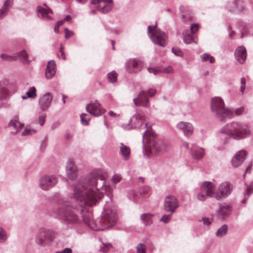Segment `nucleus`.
<instances>
[{
	"instance_id": "1",
	"label": "nucleus",
	"mask_w": 253,
	"mask_h": 253,
	"mask_svg": "<svg viewBox=\"0 0 253 253\" xmlns=\"http://www.w3.org/2000/svg\"><path fill=\"white\" fill-rule=\"evenodd\" d=\"M104 176L96 171L89 173L83 181L74 186V192L71 198L73 202L80 205L75 208L68 202L60 205L57 213L68 223H78L81 216L84 222L94 230H103L111 227L116 222L114 210L106 207L102 213L99 224L92 219L91 213L86 209L95 206L102 198L105 191H110L109 186L104 185Z\"/></svg>"
},
{
	"instance_id": "2",
	"label": "nucleus",
	"mask_w": 253,
	"mask_h": 253,
	"mask_svg": "<svg viewBox=\"0 0 253 253\" xmlns=\"http://www.w3.org/2000/svg\"><path fill=\"white\" fill-rule=\"evenodd\" d=\"M147 128L143 134V142L145 144L146 149L151 154H156L159 152H164L167 151L169 148V145L163 142H156L155 139V133L150 126L145 124Z\"/></svg>"
},
{
	"instance_id": "3",
	"label": "nucleus",
	"mask_w": 253,
	"mask_h": 253,
	"mask_svg": "<svg viewBox=\"0 0 253 253\" xmlns=\"http://www.w3.org/2000/svg\"><path fill=\"white\" fill-rule=\"evenodd\" d=\"M220 132L236 140L245 138L251 134L246 125L236 122L227 124L221 129Z\"/></svg>"
},
{
	"instance_id": "4",
	"label": "nucleus",
	"mask_w": 253,
	"mask_h": 253,
	"mask_svg": "<svg viewBox=\"0 0 253 253\" xmlns=\"http://www.w3.org/2000/svg\"><path fill=\"white\" fill-rule=\"evenodd\" d=\"M203 190H205L208 197L214 198L217 200H221L225 198L230 193L232 190V185L227 182L220 184L218 189L215 190L214 185L211 182L205 181L202 185Z\"/></svg>"
},
{
	"instance_id": "5",
	"label": "nucleus",
	"mask_w": 253,
	"mask_h": 253,
	"mask_svg": "<svg viewBox=\"0 0 253 253\" xmlns=\"http://www.w3.org/2000/svg\"><path fill=\"white\" fill-rule=\"evenodd\" d=\"M211 106L212 112L221 121L231 118L234 115V113L231 110L225 107L224 101L220 97L212 98Z\"/></svg>"
},
{
	"instance_id": "6",
	"label": "nucleus",
	"mask_w": 253,
	"mask_h": 253,
	"mask_svg": "<svg viewBox=\"0 0 253 253\" xmlns=\"http://www.w3.org/2000/svg\"><path fill=\"white\" fill-rule=\"evenodd\" d=\"M157 24L148 27V34L153 42L161 46H165L168 43L167 35L158 29Z\"/></svg>"
},
{
	"instance_id": "7",
	"label": "nucleus",
	"mask_w": 253,
	"mask_h": 253,
	"mask_svg": "<svg viewBox=\"0 0 253 253\" xmlns=\"http://www.w3.org/2000/svg\"><path fill=\"white\" fill-rule=\"evenodd\" d=\"M55 237L54 232L50 230H40L36 239L38 244L45 245L51 242Z\"/></svg>"
},
{
	"instance_id": "8",
	"label": "nucleus",
	"mask_w": 253,
	"mask_h": 253,
	"mask_svg": "<svg viewBox=\"0 0 253 253\" xmlns=\"http://www.w3.org/2000/svg\"><path fill=\"white\" fill-rule=\"evenodd\" d=\"M90 3L96 5L97 10L102 14H106L113 8L112 0H91Z\"/></svg>"
},
{
	"instance_id": "9",
	"label": "nucleus",
	"mask_w": 253,
	"mask_h": 253,
	"mask_svg": "<svg viewBox=\"0 0 253 253\" xmlns=\"http://www.w3.org/2000/svg\"><path fill=\"white\" fill-rule=\"evenodd\" d=\"M178 207V201L174 196L168 195L165 197L164 200V210L165 211L173 213Z\"/></svg>"
},
{
	"instance_id": "10",
	"label": "nucleus",
	"mask_w": 253,
	"mask_h": 253,
	"mask_svg": "<svg viewBox=\"0 0 253 253\" xmlns=\"http://www.w3.org/2000/svg\"><path fill=\"white\" fill-rule=\"evenodd\" d=\"M86 109L90 114L95 117L101 116L105 113V110L97 101H91L87 104Z\"/></svg>"
},
{
	"instance_id": "11",
	"label": "nucleus",
	"mask_w": 253,
	"mask_h": 253,
	"mask_svg": "<svg viewBox=\"0 0 253 253\" xmlns=\"http://www.w3.org/2000/svg\"><path fill=\"white\" fill-rule=\"evenodd\" d=\"M57 182L56 177L53 175H44L40 180V186L44 190L53 186Z\"/></svg>"
},
{
	"instance_id": "12",
	"label": "nucleus",
	"mask_w": 253,
	"mask_h": 253,
	"mask_svg": "<svg viewBox=\"0 0 253 253\" xmlns=\"http://www.w3.org/2000/svg\"><path fill=\"white\" fill-rule=\"evenodd\" d=\"M66 173L68 178L71 180L75 179L78 176V169L73 159H70L67 162Z\"/></svg>"
},
{
	"instance_id": "13",
	"label": "nucleus",
	"mask_w": 253,
	"mask_h": 253,
	"mask_svg": "<svg viewBox=\"0 0 253 253\" xmlns=\"http://www.w3.org/2000/svg\"><path fill=\"white\" fill-rule=\"evenodd\" d=\"M231 207L226 203L220 204L219 208L216 211V215L220 219L223 220L231 213Z\"/></svg>"
},
{
	"instance_id": "14",
	"label": "nucleus",
	"mask_w": 253,
	"mask_h": 253,
	"mask_svg": "<svg viewBox=\"0 0 253 253\" xmlns=\"http://www.w3.org/2000/svg\"><path fill=\"white\" fill-rule=\"evenodd\" d=\"M133 102L136 106H141L144 107H149V103L147 93L144 91H141L137 97L133 99Z\"/></svg>"
},
{
	"instance_id": "15",
	"label": "nucleus",
	"mask_w": 253,
	"mask_h": 253,
	"mask_svg": "<svg viewBox=\"0 0 253 253\" xmlns=\"http://www.w3.org/2000/svg\"><path fill=\"white\" fill-rule=\"evenodd\" d=\"M142 63L137 59H130L126 64V69L128 73H136L141 70Z\"/></svg>"
},
{
	"instance_id": "16",
	"label": "nucleus",
	"mask_w": 253,
	"mask_h": 253,
	"mask_svg": "<svg viewBox=\"0 0 253 253\" xmlns=\"http://www.w3.org/2000/svg\"><path fill=\"white\" fill-rule=\"evenodd\" d=\"M52 100V95L49 92L46 93L39 100V105L41 110L45 111L50 106Z\"/></svg>"
},
{
	"instance_id": "17",
	"label": "nucleus",
	"mask_w": 253,
	"mask_h": 253,
	"mask_svg": "<svg viewBox=\"0 0 253 253\" xmlns=\"http://www.w3.org/2000/svg\"><path fill=\"white\" fill-rule=\"evenodd\" d=\"M234 55L236 60L239 63H244L247 56L246 48L244 46H238L235 51Z\"/></svg>"
},
{
	"instance_id": "18",
	"label": "nucleus",
	"mask_w": 253,
	"mask_h": 253,
	"mask_svg": "<svg viewBox=\"0 0 253 253\" xmlns=\"http://www.w3.org/2000/svg\"><path fill=\"white\" fill-rule=\"evenodd\" d=\"M247 155V152L241 150L237 152L232 159V164L233 167H237L241 165L244 161Z\"/></svg>"
},
{
	"instance_id": "19",
	"label": "nucleus",
	"mask_w": 253,
	"mask_h": 253,
	"mask_svg": "<svg viewBox=\"0 0 253 253\" xmlns=\"http://www.w3.org/2000/svg\"><path fill=\"white\" fill-rule=\"evenodd\" d=\"M177 126L186 135H191L193 132V126L189 123L181 122L178 124Z\"/></svg>"
},
{
	"instance_id": "20",
	"label": "nucleus",
	"mask_w": 253,
	"mask_h": 253,
	"mask_svg": "<svg viewBox=\"0 0 253 253\" xmlns=\"http://www.w3.org/2000/svg\"><path fill=\"white\" fill-rule=\"evenodd\" d=\"M145 121L144 114L137 113L135 116L131 120V124L133 125L136 128H140L142 123Z\"/></svg>"
},
{
	"instance_id": "21",
	"label": "nucleus",
	"mask_w": 253,
	"mask_h": 253,
	"mask_svg": "<svg viewBox=\"0 0 253 253\" xmlns=\"http://www.w3.org/2000/svg\"><path fill=\"white\" fill-rule=\"evenodd\" d=\"M56 72V64L54 61H50L48 62L46 71L45 76L47 79L52 78Z\"/></svg>"
},
{
	"instance_id": "22",
	"label": "nucleus",
	"mask_w": 253,
	"mask_h": 253,
	"mask_svg": "<svg viewBox=\"0 0 253 253\" xmlns=\"http://www.w3.org/2000/svg\"><path fill=\"white\" fill-rule=\"evenodd\" d=\"M9 127H13L15 131L11 133H17L23 126V125L19 122V118L17 116H14L10 121L8 124Z\"/></svg>"
},
{
	"instance_id": "23",
	"label": "nucleus",
	"mask_w": 253,
	"mask_h": 253,
	"mask_svg": "<svg viewBox=\"0 0 253 253\" xmlns=\"http://www.w3.org/2000/svg\"><path fill=\"white\" fill-rule=\"evenodd\" d=\"M148 71L149 73H153L154 75H157L161 73L169 74L173 72V70L171 66H168L161 69L149 67L148 68Z\"/></svg>"
},
{
	"instance_id": "24",
	"label": "nucleus",
	"mask_w": 253,
	"mask_h": 253,
	"mask_svg": "<svg viewBox=\"0 0 253 253\" xmlns=\"http://www.w3.org/2000/svg\"><path fill=\"white\" fill-rule=\"evenodd\" d=\"M36 10L38 16H48L53 14L52 11L45 4L43 6H37Z\"/></svg>"
},
{
	"instance_id": "25",
	"label": "nucleus",
	"mask_w": 253,
	"mask_h": 253,
	"mask_svg": "<svg viewBox=\"0 0 253 253\" xmlns=\"http://www.w3.org/2000/svg\"><path fill=\"white\" fill-rule=\"evenodd\" d=\"M191 155L196 159L202 158L204 154V150L203 148L194 147L191 149Z\"/></svg>"
},
{
	"instance_id": "26",
	"label": "nucleus",
	"mask_w": 253,
	"mask_h": 253,
	"mask_svg": "<svg viewBox=\"0 0 253 253\" xmlns=\"http://www.w3.org/2000/svg\"><path fill=\"white\" fill-rule=\"evenodd\" d=\"M120 147V151L124 158L125 160H127L129 158L130 154V149L129 147L123 143H121Z\"/></svg>"
},
{
	"instance_id": "27",
	"label": "nucleus",
	"mask_w": 253,
	"mask_h": 253,
	"mask_svg": "<svg viewBox=\"0 0 253 253\" xmlns=\"http://www.w3.org/2000/svg\"><path fill=\"white\" fill-rule=\"evenodd\" d=\"M183 35L184 41L186 43H192L197 42V40L195 39L192 35L188 33L187 31H184Z\"/></svg>"
},
{
	"instance_id": "28",
	"label": "nucleus",
	"mask_w": 253,
	"mask_h": 253,
	"mask_svg": "<svg viewBox=\"0 0 253 253\" xmlns=\"http://www.w3.org/2000/svg\"><path fill=\"white\" fill-rule=\"evenodd\" d=\"M36 89L34 86L31 87L27 92L26 96H22V98L25 99L27 98H34L36 97Z\"/></svg>"
},
{
	"instance_id": "29",
	"label": "nucleus",
	"mask_w": 253,
	"mask_h": 253,
	"mask_svg": "<svg viewBox=\"0 0 253 253\" xmlns=\"http://www.w3.org/2000/svg\"><path fill=\"white\" fill-rule=\"evenodd\" d=\"M13 3L12 0H7L5 1L3 6L0 9V16L6 14L8 8L12 5Z\"/></svg>"
},
{
	"instance_id": "30",
	"label": "nucleus",
	"mask_w": 253,
	"mask_h": 253,
	"mask_svg": "<svg viewBox=\"0 0 253 253\" xmlns=\"http://www.w3.org/2000/svg\"><path fill=\"white\" fill-rule=\"evenodd\" d=\"M202 60L204 62L209 61L210 63H213L215 61L214 58L208 53H204L201 56Z\"/></svg>"
},
{
	"instance_id": "31",
	"label": "nucleus",
	"mask_w": 253,
	"mask_h": 253,
	"mask_svg": "<svg viewBox=\"0 0 253 253\" xmlns=\"http://www.w3.org/2000/svg\"><path fill=\"white\" fill-rule=\"evenodd\" d=\"M227 231V226L226 225H222L218 229L216 235L217 237H220L225 235Z\"/></svg>"
},
{
	"instance_id": "32",
	"label": "nucleus",
	"mask_w": 253,
	"mask_h": 253,
	"mask_svg": "<svg viewBox=\"0 0 253 253\" xmlns=\"http://www.w3.org/2000/svg\"><path fill=\"white\" fill-rule=\"evenodd\" d=\"M234 4L239 11H243L245 9V3L241 0H234Z\"/></svg>"
},
{
	"instance_id": "33",
	"label": "nucleus",
	"mask_w": 253,
	"mask_h": 253,
	"mask_svg": "<svg viewBox=\"0 0 253 253\" xmlns=\"http://www.w3.org/2000/svg\"><path fill=\"white\" fill-rule=\"evenodd\" d=\"M202 186L200 188V192L198 193L197 195V199L201 201H205L206 197L208 196L206 194V191L202 189Z\"/></svg>"
},
{
	"instance_id": "34",
	"label": "nucleus",
	"mask_w": 253,
	"mask_h": 253,
	"mask_svg": "<svg viewBox=\"0 0 253 253\" xmlns=\"http://www.w3.org/2000/svg\"><path fill=\"white\" fill-rule=\"evenodd\" d=\"M140 193L143 196H149L151 193V189L148 186L143 187L140 190Z\"/></svg>"
},
{
	"instance_id": "35",
	"label": "nucleus",
	"mask_w": 253,
	"mask_h": 253,
	"mask_svg": "<svg viewBox=\"0 0 253 253\" xmlns=\"http://www.w3.org/2000/svg\"><path fill=\"white\" fill-rule=\"evenodd\" d=\"M18 56L23 62L29 63V61L28 60V55L25 50H24L19 52Z\"/></svg>"
},
{
	"instance_id": "36",
	"label": "nucleus",
	"mask_w": 253,
	"mask_h": 253,
	"mask_svg": "<svg viewBox=\"0 0 253 253\" xmlns=\"http://www.w3.org/2000/svg\"><path fill=\"white\" fill-rule=\"evenodd\" d=\"M141 218L146 225L151 223V215L150 214H143L141 215Z\"/></svg>"
},
{
	"instance_id": "37",
	"label": "nucleus",
	"mask_w": 253,
	"mask_h": 253,
	"mask_svg": "<svg viewBox=\"0 0 253 253\" xmlns=\"http://www.w3.org/2000/svg\"><path fill=\"white\" fill-rule=\"evenodd\" d=\"M117 74L115 72H112L108 74V80L110 83H115L117 80Z\"/></svg>"
},
{
	"instance_id": "38",
	"label": "nucleus",
	"mask_w": 253,
	"mask_h": 253,
	"mask_svg": "<svg viewBox=\"0 0 253 253\" xmlns=\"http://www.w3.org/2000/svg\"><path fill=\"white\" fill-rule=\"evenodd\" d=\"M88 117V115L86 114H82L81 115V121L82 124L84 125H87L88 124V121L90 119Z\"/></svg>"
},
{
	"instance_id": "39",
	"label": "nucleus",
	"mask_w": 253,
	"mask_h": 253,
	"mask_svg": "<svg viewBox=\"0 0 253 253\" xmlns=\"http://www.w3.org/2000/svg\"><path fill=\"white\" fill-rule=\"evenodd\" d=\"M146 247L143 244H139L137 246V253H146Z\"/></svg>"
},
{
	"instance_id": "40",
	"label": "nucleus",
	"mask_w": 253,
	"mask_h": 253,
	"mask_svg": "<svg viewBox=\"0 0 253 253\" xmlns=\"http://www.w3.org/2000/svg\"><path fill=\"white\" fill-rule=\"evenodd\" d=\"M7 239L5 231L1 227H0V242H4Z\"/></svg>"
},
{
	"instance_id": "41",
	"label": "nucleus",
	"mask_w": 253,
	"mask_h": 253,
	"mask_svg": "<svg viewBox=\"0 0 253 253\" xmlns=\"http://www.w3.org/2000/svg\"><path fill=\"white\" fill-rule=\"evenodd\" d=\"M0 57L2 59H3L4 60H6V61L14 60L15 59V57L12 56H9L6 54H1L0 55Z\"/></svg>"
},
{
	"instance_id": "42",
	"label": "nucleus",
	"mask_w": 253,
	"mask_h": 253,
	"mask_svg": "<svg viewBox=\"0 0 253 253\" xmlns=\"http://www.w3.org/2000/svg\"><path fill=\"white\" fill-rule=\"evenodd\" d=\"M36 131L34 129H32L29 127H25L24 131L22 132V135H26L29 134H32L35 133Z\"/></svg>"
},
{
	"instance_id": "43",
	"label": "nucleus",
	"mask_w": 253,
	"mask_h": 253,
	"mask_svg": "<svg viewBox=\"0 0 253 253\" xmlns=\"http://www.w3.org/2000/svg\"><path fill=\"white\" fill-rule=\"evenodd\" d=\"M253 192V182L251 183L250 185L247 186V190L245 192L246 196H249Z\"/></svg>"
},
{
	"instance_id": "44",
	"label": "nucleus",
	"mask_w": 253,
	"mask_h": 253,
	"mask_svg": "<svg viewBox=\"0 0 253 253\" xmlns=\"http://www.w3.org/2000/svg\"><path fill=\"white\" fill-rule=\"evenodd\" d=\"M121 179H122V177H121V175L119 174H117L113 175V176L112 178V182L115 184H116V183L119 182L121 180Z\"/></svg>"
},
{
	"instance_id": "45",
	"label": "nucleus",
	"mask_w": 253,
	"mask_h": 253,
	"mask_svg": "<svg viewBox=\"0 0 253 253\" xmlns=\"http://www.w3.org/2000/svg\"><path fill=\"white\" fill-rule=\"evenodd\" d=\"M190 30H191V32L192 34H194L196 33L199 30V25L197 24H192L191 25Z\"/></svg>"
},
{
	"instance_id": "46",
	"label": "nucleus",
	"mask_w": 253,
	"mask_h": 253,
	"mask_svg": "<svg viewBox=\"0 0 253 253\" xmlns=\"http://www.w3.org/2000/svg\"><path fill=\"white\" fill-rule=\"evenodd\" d=\"M241 88H240V91L241 92L243 93L245 89V86H246V79L245 78H242L241 80Z\"/></svg>"
},
{
	"instance_id": "47",
	"label": "nucleus",
	"mask_w": 253,
	"mask_h": 253,
	"mask_svg": "<svg viewBox=\"0 0 253 253\" xmlns=\"http://www.w3.org/2000/svg\"><path fill=\"white\" fill-rule=\"evenodd\" d=\"M45 117L46 115L44 114L40 115L39 117V123L41 126H42L45 122Z\"/></svg>"
},
{
	"instance_id": "48",
	"label": "nucleus",
	"mask_w": 253,
	"mask_h": 253,
	"mask_svg": "<svg viewBox=\"0 0 253 253\" xmlns=\"http://www.w3.org/2000/svg\"><path fill=\"white\" fill-rule=\"evenodd\" d=\"M170 218L171 215H164L161 219V221L164 223H167L170 220Z\"/></svg>"
},
{
	"instance_id": "49",
	"label": "nucleus",
	"mask_w": 253,
	"mask_h": 253,
	"mask_svg": "<svg viewBox=\"0 0 253 253\" xmlns=\"http://www.w3.org/2000/svg\"><path fill=\"white\" fill-rule=\"evenodd\" d=\"M111 245L109 244L104 245V246L100 249V251L103 253H106L111 248Z\"/></svg>"
},
{
	"instance_id": "50",
	"label": "nucleus",
	"mask_w": 253,
	"mask_h": 253,
	"mask_svg": "<svg viewBox=\"0 0 253 253\" xmlns=\"http://www.w3.org/2000/svg\"><path fill=\"white\" fill-rule=\"evenodd\" d=\"M6 89L0 83V96H4L6 94Z\"/></svg>"
},
{
	"instance_id": "51",
	"label": "nucleus",
	"mask_w": 253,
	"mask_h": 253,
	"mask_svg": "<svg viewBox=\"0 0 253 253\" xmlns=\"http://www.w3.org/2000/svg\"><path fill=\"white\" fill-rule=\"evenodd\" d=\"M172 52L177 56H181L182 55V53L180 50L176 48H172Z\"/></svg>"
},
{
	"instance_id": "52",
	"label": "nucleus",
	"mask_w": 253,
	"mask_h": 253,
	"mask_svg": "<svg viewBox=\"0 0 253 253\" xmlns=\"http://www.w3.org/2000/svg\"><path fill=\"white\" fill-rule=\"evenodd\" d=\"M65 38L68 39L71 37H72L74 35V33L72 31H69L68 29H65Z\"/></svg>"
},
{
	"instance_id": "53",
	"label": "nucleus",
	"mask_w": 253,
	"mask_h": 253,
	"mask_svg": "<svg viewBox=\"0 0 253 253\" xmlns=\"http://www.w3.org/2000/svg\"><path fill=\"white\" fill-rule=\"evenodd\" d=\"M244 111V108L243 107H240L237 109L235 111V114L236 115L239 116L243 114Z\"/></svg>"
},
{
	"instance_id": "54",
	"label": "nucleus",
	"mask_w": 253,
	"mask_h": 253,
	"mask_svg": "<svg viewBox=\"0 0 253 253\" xmlns=\"http://www.w3.org/2000/svg\"><path fill=\"white\" fill-rule=\"evenodd\" d=\"M70 19H71L70 17H66V18L64 19V20L58 21L56 25H57L58 26H59L60 27V26H61L63 24L64 22L69 21Z\"/></svg>"
},
{
	"instance_id": "55",
	"label": "nucleus",
	"mask_w": 253,
	"mask_h": 253,
	"mask_svg": "<svg viewBox=\"0 0 253 253\" xmlns=\"http://www.w3.org/2000/svg\"><path fill=\"white\" fill-rule=\"evenodd\" d=\"M59 52L61 53V56L63 60L66 59V55L63 51V47L62 45H60L59 48Z\"/></svg>"
},
{
	"instance_id": "56",
	"label": "nucleus",
	"mask_w": 253,
	"mask_h": 253,
	"mask_svg": "<svg viewBox=\"0 0 253 253\" xmlns=\"http://www.w3.org/2000/svg\"><path fill=\"white\" fill-rule=\"evenodd\" d=\"M156 93V90L154 89H150L148 91V93L149 96H153Z\"/></svg>"
},
{
	"instance_id": "57",
	"label": "nucleus",
	"mask_w": 253,
	"mask_h": 253,
	"mask_svg": "<svg viewBox=\"0 0 253 253\" xmlns=\"http://www.w3.org/2000/svg\"><path fill=\"white\" fill-rule=\"evenodd\" d=\"M99 12H100V11L97 10V7L95 6V9H92L90 11V14H99Z\"/></svg>"
},
{
	"instance_id": "58",
	"label": "nucleus",
	"mask_w": 253,
	"mask_h": 253,
	"mask_svg": "<svg viewBox=\"0 0 253 253\" xmlns=\"http://www.w3.org/2000/svg\"><path fill=\"white\" fill-rule=\"evenodd\" d=\"M63 253H72V251L70 248H65L62 251Z\"/></svg>"
},
{
	"instance_id": "59",
	"label": "nucleus",
	"mask_w": 253,
	"mask_h": 253,
	"mask_svg": "<svg viewBox=\"0 0 253 253\" xmlns=\"http://www.w3.org/2000/svg\"><path fill=\"white\" fill-rule=\"evenodd\" d=\"M186 8L183 6H181L179 7V10H180V12L181 13V14H183L184 13V12H183V11H185V10H186ZM182 16H184V15H182Z\"/></svg>"
},
{
	"instance_id": "60",
	"label": "nucleus",
	"mask_w": 253,
	"mask_h": 253,
	"mask_svg": "<svg viewBox=\"0 0 253 253\" xmlns=\"http://www.w3.org/2000/svg\"><path fill=\"white\" fill-rule=\"evenodd\" d=\"M204 223L206 225H209L211 223V221L209 219H204Z\"/></svg>"
},
{
	"instance_id": "61",
	"label": "nucleus",
	"mask_w": 253,
	"mask_h": 253,
	"mask_svg": "<svg viewBox=\"0 0 253 253\" xmlns=\"http://www.w3.org/2000/svg\"><path fill=\"white\" fill-rule=\"evenodd\" d=\"M109 115L112 117H116L117 116V114L114 113L113 111H110L109 112Z\"/></svg>"
},
{
	"instance_id": "62",
	"label": "nucleus",
	"mask_w": 253,
	"mask_h": 253,
	"mask_svg": "<svg viewBox=\"0 0 253 253\" xmlns=\"http://www.w3.org/2000/svg\"><path fill=\"white\" fill-rule=\"evenodd\" d=\"M59 27L57 25H56L55 27H54V31H55V32L58 33V31H59Z\"/></svg>"
},
{
	"instance_id": "63",
	"label": "nucleus",
	"mask_w": 253,
	"mask_h": 253,
	"mask_svg": "<svg viewBox=\"0 0 253 253\" xmlns=\"http://www.w3.org/2000/svg\"><path fill=\"white\" fill-rule=\"evenodd\" d=\"M67 98V97L64 95V94H62V100H63V103L65 104L66 101H65V99Z\"/></svg>"
},
{
	"instance_id": "64",
	"label": "nucleus",
	"mask_w": 253,
	"mask_h": 253,
	"mask_svg": "<svg viewBox=\"0 0 253 253\" xmlns=\"http://www.w3.org/2000/svg\"><path fill=\"white\" fill-rule=\"evenodd\" d=\"M252 167V164H251V165H249V166L247 168V169H246V172H247L248 171V170H249L250 169H251Z\"/></svg>"
}]
</instances>
